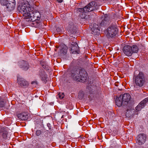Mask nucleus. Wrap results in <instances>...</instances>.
Instances as JSON below:
<instances>
[{
  "label": "nucleus",
  "mask_w": 148,
  "mask_h": 148,
  "mask_svg": "<svg viewBox=\"0 0 148 148\" xmlns=\"http://www.w3.org/2000/svg\"><path fill=\"white\" fill-rule=\"evenodd\" d=\"M17 82L19 85L21 87H27L29 85V83L25 79L21 78H17Z\"/></svg>",
  "instance_id": "9b49d317"
},
{
  "label": "nucleus",
  "mask_w": 148,
  "mask_h": 148,
  "mask_svg": "<svg viewBox=\"0 0 148 148\" xmlns=\"http://www.w3.org/2000/svg\"><path fill=\"white\" fill-rule=\"evenodd\" d=\"M131 47L129 45H126L124 46L123 49V51L124 53L127 56H131L132 54Z\"/></svg>",
  "instance_id": "f8f14e48"
},
{
  "label": "nucleus",
  "mask_w": 148,
  "mask_h": 148,
  "mask_svg": "<svg viewBox=\"0 0 148 148\" xmlns=\"http://www.w3.org/2000/svg\"><path fill=\"white\" fill-rule=\"evenodd\" d=\"M133 78L135 83V87L136 86L141 87L145 83V78L143 73L142 72H139L137 71H135L134 73Z\"/></svg>",
  "instance_id": "7ed1b4c3"
},
{
  "label": "nucleus",
  "mask_w": 148,
  "mask_h": 148,
  "mask_svg": "<svg viewBox=\"0 0 148 148\" xmlns=\"http://www.w3.org/2000/svg\"><path fill=\"white\" fill-rule=\"evenodd\" d=\"M31 84H35L36 85H37L38 84V83H37V82L36 81H33L32 82Z\"/></svg>",
  "instance_id": "7c9ffc66"
},
{
  "label": "nucleus",
  "mask_w": 148,
  "mask_h": 148,
  "mask_svg": "<svg viewBox=\"0 0 148 148\" xmlns=\"http://www.w3.org/2000/svg\"><path fill=\"white\" fill-rule=\"evenodd\" d=\"M40 15L39 12H36L31 14L30 12L29 13L28 16L25 19L27 21H30L31 22V24L34 25H36L38 24V22L36 21H38L40 18Z\"/></svg>",
  "instance_id": "39448f33"
},
{
  "label": "nucleus",
  "mask_w": 148,
  "mask_h": 148,
  "mask_svg": "<svg viewBox=\"0 0 148 148\" xmlns=\"http://www.w3.org/2000/svg\"><path fill=\"white\" fill-rule=\"evenodd\" d=\"M148 102V97H147L142 101L136 107L135 112L138 113V112L140 111L145 106V103Z\"/></svg>",
  "instance_id": "1a4fd4ad"
},
{
  "label": "nucleus",
  "mask_w": 148,
  "mask_h": 148,
  "mask_svg": "<svg viewBox=\"0 0 148 148\" xmlns=\"http://www.w3.org/2000/svg\"><path fill=\"white\" fill-rule=\"evenodd\" d=\"M20 64V67L23 70L26 71L29 68V65L27 62L23 61L21 62Z\"/></svg>",
  "instance_id": "f3484780"
},
{
  "label": "nucleus",
  "mask_w": 148,
  "mask_h": 148,
  "mask_svg": "<svg viewBox=\"0 0 148 148\" xmlns=\"http://www.w3.org/2000/svg\"><path fill=\"white\" fill-rule=\"evenodd\" d=\"M11 0H0V3L2 6H5Z\"/></svg>",
  "instance_id": "5701e85b"
},
{
  "label": "nucleus",
  "mask_w": 148,
  "mask_h": 148,
  "mask_svg": "<svg viewBox=\"0 0 148 148\" xmlns=\"http://www.w3.org/2000/svg\"><path fill=\"white\" fill-rule=\"evenodd\" d=\"M69 70L74 80L83 82L87 80L88 75L84 69L79 68L75 63H71Z\"/></svg>",
  "instance_id": "f257e3e1"
},
{
  "label": "nucleus",
  "mask_w": 148,
  "mask_h": 148,
  "mask_svg": "<svg viewBox=\"0 0 148 148\" xmlns=\"http://www.w3.org/2000/svg\"><path fill=\"white\" fill-rule=\"evenodd\" d=\"M58 1L59 3H61L62 2V0H58Z\"/></svg>",
  "instance_id": "f704fd0d"
},
{
  "label": "nucleus",
  "mask_w": 148,
  "mask_h": 148,
  "mask_svg": "<svg viewBox=\"0 0 148 148\" xmlns=\"http://www.w3.org/2000/svg\"><path fill=\"white\" fill-rule=\"evenodd\" d=\"M70 47L71 51H73V52H75V53H77V50L79 49V47L76 42H73V44H71Z\"/></svg>",
  "instance_id": "6ab92c4d"
},
{
  "label": "nucleus",
  "mask_w": 148,
  "mask_h": 148,
  "mask_svg": "<svg viewBox=\"0 0 148 148\" xmlns=\"http://www.w3.org/2000/svg\"><path fill=\"white\" fill-rule=\"evenodd\" d=\"M43 146V144L41 143L36 144V148H42Z\"/></svg>",
  "instance_id": "a878e982"
},
{
  "label": "nucleus",
  "mask_w": 148,
  "mask_h": 148,
  "mask_svg": "<svg viewBox=\"0 0 148 148\" xmlns=\"http://www.w3.org/2000/svg\"><path fill=\"white\" fill-rule=\"evenodd\" d=\"M110 23V18L107 15H105L103 19L100 23V25L101 26H105L108 25Z\"/></svg>",
  "instance_id": "ddd939ff"
},
{
  "label": "nucleus",
  "mask_w": 148,
  "mask_h": 148,
  "mask_svg": "<svg viewBox=\"0 0 148 148\" xmlns=\"http://www.w3.org/2000/svg\"><path fill=\"white\" fill-rule=\"evenodd\" d=\"M41 134V132L39 130H37L36 131V135L37 136H39Z\"/></svg>",
  "instance_id": "c756f323"
},
{
  "label": "nucleus",
  "mask_w": 148,
  "mask_h": 148,
  "mask_svg": "<svg viewBox=\"0 0 148 148\" xmlns=\"http://www.w3.org/2000/svg\"><path fill=\"white\" fill-rule=\"evenodd\" d=\"M23 1H27V2H28V0H23Z\"/></svg>",
  "instance_id": "c9c22d12"
},
{
  "label": "nucleus",
  "mask_w": 148,
  "mask_h": 148,
  "mask_svg": "<svg viewBox=\"0 0 148 148\" xmlns=\"http://www.w3.org/2000/svg\"><path fill=\"white\" fill-rule=\"evenodd\" d=\"M33 9L28 3H22L18 5L17 10L23 14V18L25 19L28 16V15H29V13L32 12Z\"/></svg>",
  "instance_id": "20e7f679"
},
{
  "label": "nucleus",
  "mask_w": 148,
  "mask_h": 148,
  "mask_svg": "<svg viewBox=\"0 0 148 148\" xmlns=\"http://www.w3.org/2000/svg\"><path fill=\"white\" fill-rule=\"evenodd\" d=\"M138 113H136L134 109H128L126 112V116L127 117H133L135 114H138Z\"/></svg>",
  "instance_id": "dca6fc26"
},
{
  "label": "nucleus",
  "mask_w": 148,
  "mask_h": 148,
  "mask_svg": "<svg viewBox=\"0 0 148 148\" xmlns=\"http://www.w3.org/2000/svg\"><path fill=\"white\" fill-rule=\"evenodd\" d=\"M15 0L10 1L9 2L5 5L7 10L8 11H12L15 8Z\"/></svg>",
  "instance_id": "9d476101"
},
{
  "label": "nucleus",
  "mask_w": 148,
  "mask_h": 148,
  "mask_svg": "<svg viewBox=\"0 0 148 148\" xmlns=\"http://www.w3.org/2000/svg\"><path fill=\"white\" fill-rule=\"evenodd\" d=\"M63 46V47L61 49V51L64 54H66L67 52V46L65 45H62Z\"/></svg>",
  "instance_id": "b1692460"
},
{
  "label": "nucleus",
  "mask_w": 148,
  "mask_h": 148,
  "mask_svg": "<svg viewBox=\"0 0 148 148\" xmlns=\"http://www.w3.org/2000/svg\"><path fill=\"white\" fill-rule=\"evenodd\" d=\"M115 103L116 105L119 107L121 106L123 103V104H125L124 102H123L122 99L120 96L118 97L115 100Z\"/></svg>",
  "instance_id": "aec40b11"
},
{
  "label": "nucleus",
  "mask_w": 148,
  "mask_h": 148,
  "mask_svg": "<svg viewBox=\"0 0 148 148\" xmlns=\"http://www.w3.org/2000/svg\"><path fill=\"white\" fill-rule=\"evenodd\" d=\"M91 30L93 32L92 34H97L100 33V29L98 25L96 24H93L92 26H91Z\"/></svg>",
  "instance_id": "2eb2a0df"
},
{
  "label": "nucleus",
  "mask_w": 148,
  "mask_h": 148,
  "mask_svg": "<svg viewBox=\"0 0 148 148\" xmlns=\"http://www.w3.org/2000/svg\"><path fill=\"white\" fill-rule=\"evenodd\" d=\"M64 112H58L57 114V116H60L61 119L63 118L64 116Z\"/></svg>",
  "instance_id": "cd10ccee"
},
{
  "label": "nucleus",
  "mask_w": 148,
  "mask_h": 148,
  "mask_svg": "<svg viewBox=\"0 0 148 148\" xmlns=\"http://www.w3.org/2000/svg\"><path fill=\"white\" fill-rule=\"evenodd\" d=\"M83 95H82V97H81V98H82V97L83 98Z\"/></svg>",
  "instance_id": "e433bc0d"
},
{
  "label": "nucleus",
  "mask_w": 148,
  "mask_h": 148,
  "mask_svg": "<svg viewBox=\"0 0 148 148\" xmlns=\"http://www.w3.org/2000/svg\"><path fill=\"white\" fill-rule=\"evenodd\" d=\"M120 96L122 99L123 102L124 103H127L130 100L131 98L130 95L127 93H125L123 95H121Z\"/></svg>",
  "instance_id": "4468645a"
},
{
  "label": "nucleus",
  "mask_w": 148,
  "mask_h": 148,
  "mask_svg": "<svg viewBox=\"0 0 148 148\" xmlns=\"http://www.w3.org/2000/svg\"><path fill=\"white\" fill-rule=\"evenodd\" d=\"M47 126L48 127L49 130H51V126L50 123L47 124Z\"/></svg>",
  "instance_id": "2f4dec72"
},
{
  "label": "nucleus",
  "mask_w": 148,
  "mask_h": 148,
  "mask_svg": "<svg viewBox=\"0 0 148 148\" xmlns=\"http://www.w3.org/2000/svg\"><path fill=\"white\" fill-rule=\"evenodd\" d=\"M146 140V136L144 134H140L136 138V143L139 145L145 143Z\"/></svg>",
  "instance_id": "6e6552de"
},
{
  "label": "nucleus",
  "mask_w": 148,
  "mask_h": 148,
  "mask_svg": "<svg viewBox=\"0 0 148 148\" xmlns=\"http://www.w3.org/2000/svg\"><path fill=\"white\" fill-rule=\"evenodd\" d=\"M17 116L19 119L22 120H25L28 119V114L27 113L23 112L18 114Z\"/></svg>",
  "instance_id": "a211bd4d"
},
{
  "label": "nucleus",
  "mask_w": 148,
  "mask_h": 148,
  "mask_svg": "<svg viewBox=\"0 0 148 148\" xmlns=\"http://www.w3.org/2000/svg\"><path fill=\"white\" fill-rule=\"evenodd\" d=\"M4 104L3 98L0 97V108L3 107Z\"/></svg>",
  "instance_id": "393cba45"
},
{
  "label": "nucleus",
  "mask_w": 148,
  "mask_h": 148,
  "mask_svg": "<svg viewBox=\"0 0 148 148\" xmlns=\"http://www.w3.org/2000/svg\"><path fill=\"white\" fill-rule=\"evenodd\" d=\"M119 83L118 82H116L115 83V85L116 86H119Z\"/></svg>",
  "instance_id": "473e14b6"
},
{
  "label": "nucleus",
  "mask_w": 148,
  "mask_h": 148,
  "mask_svg": "<svg viewBox=\"0 0 148 148\" xmlns=\"http://www.w3.org/2000/svg\"><path fill=\"white\" fill-rule=\"evenodd\" d=\"M56 30H57V32H60L61 31V29L60 28H58V27L57 29Z\"/></svg>",
  "instance_id": "72a5a7b5"
},
{
  "label": "nucleus",
  "mask_w": 148,
  "mask_h": 148,
  "mask_svg": "<svg viewBox=\"0 0 148 148\" xmlns=\"http://www.w3.org/2000/svg\"><path fill=\"white\" fill-rule=\"evenodd\" d=\"M99 5L95 1H92L82 8H77V11L79 12V16L82 18L86 17V13L87 12H90L99 8Z\"/></svg>",
  "instance_id": "f03ea898"
},
{
  "label": "nucleus",
  "mask_w": 148,
  "mask_h": 148,
  "mask_svg": "<svg viewBox=\"0 0 148 148\" xmlns=\"http://www.w3.org/2000/svg\"><path fill=\"white\" fill-rule=\"evenodd\" d=\"M40 64L42 67L44 69L47 68V66H46L45 64L46 63L44 61H41Z\"/></svg>",
  "instance_id": "bb28decb"
},
{
  "label": "nucleus",
  "mask_w": 148,
  "mask_h": 148,
  "mask_svg": "<svg viewBox=\"0 0 148 148\" xmlns=\"http://www.w3.org/2000/svg\"><path fill=\"white\" fill-rule=\"evenodd\" d=\"M118 29L116 26L114 25H112L109 26L105 30V34L108 38L115 36L117 34Z\"/></svg>",
  "instance_id": "423d86ee"
},
{
  "label": "nucleus",
  "mask_w": 148,
  "mask_h": 148,
  "mask_svg": "<svg viewBox=\"0 0 148 148\" xmlns=\"http://www.w3.org/2000/svg\"><path fill=\"white\" fill-rule=\"evenodd\" d=\"M58 97L60 99H62L64 97V95L63 94V93H58Z\"/></svg>",
  "instance_id": "c85d7f7f"
},
{
  "label": "nucleus",
  "mask_w": 148,
  "mask_h": 148,
  "mask_svg": "<svg viewBox=\"0 0 148 148\" xmlns=\"http://www.w3.org/2000/svg\"><path fill=\"white\" fill-rule=\"evenodd\" d=\"M132 48L131 50L132 51V54L133 53H137L138 50L139 48L137 45H134L131 47Z\"/></svg>",
  "instance_id": "412c9836"
},
{
  "label": "nucleus",
  "mask_w": 148,
  "mask_h": 148,
  "mask_svg": "<svg viewBox=\"0 0 148 148\" xmlns=\"http://www.w3.org/2000/svg\"><path fill=\"white\" fill-rule=\"evenodd\" d=\"M40 77L41 80L45 82H47L46 79V75L45 72H43L41 73L40 74Z\"/></svg>",
  "instance_id": "4be33fe9"
},
{
  "label": "nucleus",
  "mask_w": 148,
  "mask_h": 148,
  "mask_svg": "<svg viewBox=\"0 0 148 148\" xmlns=\"http://www.w3.org/2000/svg\"><path fill=\"white\" fill-rule=\"evenodd\" d=\"M8 128L6 127L2 128L0 130V140H3L8 139Z\"/></svg>",
  "instance_id": "0eeeda50"
}]
</instances>
